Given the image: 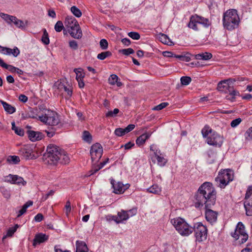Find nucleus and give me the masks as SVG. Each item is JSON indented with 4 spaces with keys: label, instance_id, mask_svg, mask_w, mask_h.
Returning a JSON list of instances; mask_svg holds the SVG:
<instances>
[{
    "label": "nucleus",
    "instance_id": "27",
    "mask_svg": "<svg viewBox=\"0 0 252 252\" xmlns=\"http://www.w3.org/2000/svg\"><path fill=\"white\" fill-rule=\"evenodd\" d=\"M0 102L1 104L2 105L3 107L4 108V110L9 114H13L16 111V108L7 103V102L4 101L3 100H0Z\"/></svg>",
    "mask_w": 252,
    "mask_h": 252
},
{
    "label": "nucleus",
    "instance_id": "16",
    "mask_svg": "<svg viewBox=\"0 0 252 252\" xmlns=\"http://www.w3.org/2000/svg\"><path fill=\"white\" fill-rule=\"evenodd\" d=\"M235 81L234 79H229L220 81L218 84L217 89L220 92L227 93L228 92L231 91L230 89L231 88L232 83Z\"/></svg>",
    "mask_w": 252,
    "mask_h": 252
},
{
    "label": "nucleus",
    "instance_id": "1",
    "mask_svg": "<svg viewBox=\"0 0 252 252\" xmlns=\"http://www.w3.org/2000/svg\"><path fill=\"white\" fill-rule=\"evenodd\" d=\"M196 207L205 205L206 209L205 218L211 223L217 221L218 213L210 209L215 204L216 200V191L210 182H205L198 189L195 195Z\"/></svg>",
    "mask_w": 252,
    "mask_h": 252
},
{
    "label": "nucleus",
    "instance_id": "56",
    "mask_svg": "<svg viewBox=\"0 0 252 252\" xmlns=\"http://www.w3.org/2000/svg\"><path fill=\"white\" fill-rule=\"evenodd\" d=\"M121 52L124 55L128 56L129 55L132 54L134 53V50L132 48H128L123 49L121 51Z\"/></svg>",
    "mask_w": 252,
    "mask_h": 252
},
{
    "label": "nucleus",
    "instance_id": "38",
    "mask_svg": "<svg viewBox=\"0 0 252 252\" xmlns=\"http://www.w3.org/2000/svg\"><path fill=\"white\" fill-rule=\"evenodd\" d=\"M112 56V53L109 51L103 52L99 54H98L97 56V58L98 59L100 60H103L107 57H110Z\"/></svg>",
    "mask_w": 252,
    "mask_h": 252
},
{
    "label": "nucleus",
    "instance_id": "14",
    "mask_svg": "<svg viewBox=\"0 0 252 252\" xmlns=\"http://www.w3.org/2000/svg\"><path fill=\"white\" fill-rule=\"evenodd\" d=\"M19 154L25 159L36 158V157L33 154L32 147L29 145H24L23 147L19 150Z\"/></svg>",
    "mask_w": 252,
    "mask_h": 252
},
{
    "label": "nucleus",
    "instance_id": "25",
    "mask_svg": "<svg viewBox=\"0 0 252 252\" xmlns=\"http://www.w3.org/2000/svg\"><path fill=\"white\" fill-rule=\"evenodd\" d=\"M155 157L158 161V164L160 166H163L167 162V159H165L159 150H156L155 152Z\"/></svg>",
    "mask_w": 252,
    "mask_h": 252
},
{
    "label": "nucleus",
    "instance_id": "10",
    "mask_svg": "<svg viewBox=\"0 0 252 252\" xmlns=\"http://www.w3.org/2000/svg\"><path fill=\"white\" fill-rule=\"evenodd\" d=\"M198 24L202 25L204 27L207 28L210 25V22L208 19L203 17L197 15L191 16L188 24V27L193 30L197 31L198 30Z\"/></svg>",
    "mask_w": 252,
    "mask_h": 252
},
{
    "label": "nucleus",
    "instance_id": "42",
    "mask_svg": "<svg viewBox=\"0 0 252 252\" xmlns=\"http://www.w3.org/2000/svg\"><path fill=\"white\" fill-rule=\"evenodd\" d=\"M81 68H75L74 69V72L76 74V79L77 80L83 79L84 74L82 72Z\"/></svg>",
    "mask_w": 252,
    "mask_h": 252
},
{
    "label": "nucleus",
    "instance_id": "59",
    "mask_svg": "<svg viewBox=\"0 0 252 252\" xmlns=\"http://www.w3.org/2000/svg\"><path fill=\"white\" fill-rule=\"evenodd\" d=\"M15 25L19 28H24L25 25L23 21L17 19Z\"/></svg>",
    "mask_w": 252,
    "mask_h": 252
},
{
    "label": "nucleus",
    "instance_id": "4",
    "mask_svg": "<svg viewBox=\"0 0 252 252\" xmlns=\"http://www.w3.org/2000/svg\"><path fill=\"white\" fill-rule=\"evenodd\" d=\"M170 222L182 236H189L193 232L192 227L189 226L182 218L177 217L172 219L170 220Z\"/></svg>",
    "mask_w": 252,
    "mask_h": 252
},
{
    "label": "nucleus",
    "instance_id": "61",
    "mask_svg": "<svg viewBox=\"0 0 252 252\" xmlns=\"http://www.w3.org/2000/svg\"><path fill=\"white\" fill-rule=\"evenodd\" d=\"M162 55L164 57L168 58L174 57L175 55L172 52L169 51H164L162 52Z\"/></svg>",
    "mask_w": 252,
    "mask_h": 252
},
{
    "label": "nucleus",
    "instance_id": "26",
    "mask_svg": "<svg viewBox=\"0 0 252 252\" xmlns=\"http://www.w3.org/2000/svg\"><path fill=\"white\" fill-rule=\"evenodd\" d=\"M151 134L149 132H146L139 136L136 140V144L139 146L142 145L146 140L149 138Z\"/></svg>",
    "mask_w": 252,
    "mask_h": 252
},
{
    "label": "nucleus",
    "instance_id": "39",
    "mask_svg": "<svg viewBox=\"0 0 252 252\" xmlns=\"http://www.w3.org/2000/svg\"><path fill=\"white\" fill-rule=\"evenodd\" d=\"M120 110L118 108L114 109L113 111H108L106 114L105 116L107 118H114L117 116L119 113Z\"/></svg>",
    "mask_w": 252,
    "mask_h": 252
},
{
    "label": "nucleus",
    "instance_id": "13",
    "mask_svg": "<svg viewBox=\"0 0 252 252\" xmlns=\"http://www.w3.org/2000/svg\"><path fill=\"white\" fill-rule=\"evenodd\" d=\"M4 181L9 183L12 184H16L18 185H26L27 182L24 181L23 178L17 175L9 174L4 177Z\"/></svg>",
    "mask_w": 252,
    "mask_h": 252
},
{
    "label": "nucleus",
    "instance_id": "63",
    "mask_svg": "<svg viewBox=\"0 0 252 252\" xmlns=\"http://www.w3.org/2000/svg\"><path fill=\"white\" fill-rule=\"evenodd\" d=\"M43 219V216L41 214H38L34 217V220L37 222H40Z\"/></svg>",
    "mask_w": 252,
    "mask_h": 252
},
{
    "label": "nucleus",
    "instance_id": "29",
    "mask_svg": "<svg viewBox=\"0 0 252 252\" xmlns=\"http://www.w3.org/2000/svg\"><path fill=\"white\" fill-rule=\"evenodd\" d=\"M195 58L196 60H208L212 58V54L210 53H203L195 55Z\"/></svg>",
    "mask_w": 252,
    "mask_h": 252
},
{
    "label": "nucleus",
    "instance_id": "17",
    "mask_svg": "<svg viewBox=\"0 0 252 252\" xmlns=\"http://www.w3.org/2000/svg\"><path fill=\"white\" fill-rule=\"evenodd\" d=\"M54 87L59 90L60 92L64 91L66 93L65 98L69 99L72 94V88L71 86H66L63 83L57 82L55 84Z\"/></svg>",
    "mask_w": 252,
    "mask_h": 252
},
{
    "label": "nucleus",
    "instance_id": "2",
    "mask_svg": "<svg viewBox=\"0 0 252 252\" xmlns=\"http://www.w3.org/2000/svg\"><path fill=\"white\" fill-rule=\"evenodd\" d=\"M44 157L49 164L53 165L59 163L66 164L70 161V158L66 152L54 145L47 146Z\"/></svg>",
    "mask_w": 252,
    "mask_h": 252
},
{
    "label": "nucleus",
    "instance_id": "23",
    "mask_svg": "<svg viewBox=\"0 0 252 252\" xmlns=\"http://www.w3.org/2000/svg\"><path fill=\"white\" fill-rule=\"evenodd\" d=\"M109 159L107 158L106 160L101 162L99 164L95 165L96 162H94L92 165L91 170L89 171L90 174L88 176H91L97 172L100 169H101L108 162Z\"/></svg>",
    "mask_w": 252,
    "mask_h": 252
},
{
    "label": "nucleus",
    "instance_id": "15",
    "mask_svg": "<svg viewBox=\"0 0 252 252\" xmlns=\"http://www.w3.org/2000/svg\"><path fill=\"white\" fill-rule=\"evenodd\" d=\"M111 184L114 189L113 192L116 194L123 193L130 186L128 184L124 185L121 182H116L114 179H111Z\"/></svg>",
    "mask_w": 252,
    "mask_h": 252
},
{
    "label": "nucleus",
    "instance_id": "21",
    "mask_svg": "<svg viewBox=\"0 0 252 252\" xmlns=\"http://www.w3.org/2000/svg\"><path fill=\"white\" fill-rule=\"evenodd\" d=\"M75 246V252H88L89 251V249L86 243L83 241H76Z\"/></svg>",
    "mask_w": 252,
    "mask_h": 252
},
{
    "label": "nucleus",
    "instance_id": "50",
    "mask_svg": "<svg viewBox=\"0 0 252 252\" xmlns=\"http://www.w3.org/2000/svg\"><path fill=\"white\" fill-rule=\"evenodd\" d=\"M0 16L4 21H5L8 24L9 23V22L11 20V18L14 19L13 16L9 15L4 14L3 13H0Z\"/></svg>",
    "mask_w": 252,
    "mask_h": 252
},
{
    "label": "nucleus",
    "instance_id": "8",
    "mask_svg": "<svg viewBox=\"0 0 252 252\" xmlns=\"http://www.w3.org/2000/svg\"><path fill=\"white\" fill-rule=\"evenodd\" d=\"M192 229L196 242L201 243L206 240L208 230L206 226L201 222H197L194 224Z\"/></svg>",
    "mask_w": 252,
    "mask_h": 252
},
{
    "label": "nucleus",
    "instance_id": "18",
    "mask_svg": "<svg viewBox=\"0 0 252 252\" xmlns=\"http://www.w3.org/2000/svg\"><path fill=\"white\" fill-rule=\"evenodd\" d=\"M41 112L42 111L37 108H30L29 110L26 112L24 118L26 119L32 118L39 120V117L41 116Z\"/></svg>",
    "mask_w": 252,
    "mask_h": 252
},
{
    "label": "nucleus",
    "instance_id": "28",
    "mask_svg": "<svg viewBox=\"0 0 252 252\" xmlns=\"http://www.w3.org/2000/svg\"><path fill=\"white\" fill-rule=\"evenodd\" d=\"M119 78L116 74H112L108 79V82L110 85H117L118 87H121L123 84L121 82L119 81Z\"/></svg>",
    "mask_w": 252,
    "mask_h": 252
},
{
    "label": "nucleus",
    "instance_id": "35",
    "mask_svg": "<svg viewBox=\"0 0 252 252\" xmlns=\"http://www.w3.org/2000/svg\"><path fill=\"white\" fill-rule=\"evenodd\" d=\"M147 191L154 194H159L161 190V188L157 185H154L147 189Z\"/></svg>",
    "mask_w": 252,
    "mask_h": 252
},
{
    "label": "nucleus",
    "instance_id": "5",
    "mask_svg": "<svg viewBox=\"0 0 252 252\" xmlns=\"http://www.w3.org/2000/svg\"><path fill=\"white\" fill-rule=\"evenodd\" d=\"M65 26L70 35L76 39H80L82 36V31L76 19L72 16L67 17L64 21Z\"/></svg>",
    "mask_w": 252,
    "mask_h": 252
},
{
    "label": "nucleus",
    "instance_id": "12",
    "mask_svg": "<svg viewBox=\"0 0 252 252\" xmlns=\"http://www.w3.org/2000/svg\"><path fill=\"white\" fill-rule=\"evenodd\" d=\"M223 141V137L216 132H213L206 139L209 145L218 147H221Z\"/></svg>",
    "mask_w": 252,
    "mask_h": 252
},
{
    "label": "nucleus",
    "instance_id": "7",
    "mask_svg": "<svg viewBox=\"0 0 252 252\" xmlns=\"http://www.w3.org/2000/svg\"><path fill=\"white\" fill-rule=\"evenodd\" d=\"M234 174L232 170L225 169L220 170L215 178L217 185L220 188H224L233 180Z\"/></svg>",
    "mask_w": 252,
    "mask_h": 252
},
{
    "label": "nucleus",
    "instance_id": "40",
    "mask_svg": "<svg viewBox=\"0 0 252 252\" xmlns=\"http://www.w3.org/2000/svg\"><path fill=\"white\" fill-rule=\"evenodd\" d=\"M7 160L9 163L12 164H17L20 161L19 157L16 156H9Z\"/></svg>",
    "mask_w": 252,
    "mask_h": 252
},
{
    "label": "nucleus",
    "instance_id": "62",
    "mask_svg": "<svg viewBox=\"0 0 252 252\" xmlns=\"http://www.w3.org/2000/svg\"><path fill=\"white\" fill-rule=\"evenodd\" d=\"M135 127V125L133 124H130L128 125L125 128V131L126 133L132 130Z\"/></svg>",
    "mask_w": 252,
    "mask_h": 252
},
{
    "label": "nucleus",
    "instance_id": "53",
    "mask_svg": "<svg viewBox=\"0 0 252 252\" xmlns=\"http://www.w3.org/2000/svg\"><path fill=\"white\" fill-rule=\"evenodd\" d=\"M128 35L133 39L138 40L140 38V34L137 32H129Z\"/></svg>",
    "mask_w": 252,
    "mask_h": 252
},
{
    "label": "nucleus",
    "instance_id": "31",
    "mask_svg": "<svg viewBox=\"0 0 252 252\" xmlns=\"http://www.w3.org/2000/svg\"><path fill=\"white\" fill-rule=\"evenodd\" d=\"M0 66L4 68L12 73L16 72L17 67L13 66L11 65H8L5 63L0 58Z\"/></svg>",
    "mask_w": 252,
    "mask_h": 252
},
{
    "label": "nucleus",
    "instance_id": "45",
    "mask_svg": "<svg viewBox=\"0 0 252 252\" xmlns=\"http://www.w3.org/2000/svg\"><path fill=\"white\" fill-rule=\"evenodd\" d=\"M212 130L209 126H205L201 130L202 135L204 137H207L209 133L212 134Z\"/></svg>",
    "mask_w": 252,
    "mask_h": 252
},
{
    "label": "nucleus",
    "instance_id": "34",
    "mask_svg": "<svg viewBox=\"0 0 252 252\" xmlns=\"http://www.w3.org/2000/svg\"><path fill=\"white\" fill-rule=\"evenodd\" d=\"M159 40L163 43L167 45H171L172 42L170 40L168 37L165 34L161 33L159 35Z\"/></svg>",
    "mask_w": 252,
    "mask_h": 252
},
{
    "label": "nucleus",
    "instance_id": "32",
    "mask_svg": "<svg viewBox=\"0 0 252 252\" xmlns=\"http://www.w3.org/2000/svg\"><path fill=\"white\" fill-rule=\"evenodd\" d=\"M42 31L43 32V35L41 37V41L45 45H48L50 43L48 33L45 29H43Z\"/></svg>",
    "mask_w": 252,
    "mask_h": 252
},
{
    "label": "nucleus",
    "instance_id": "11",
    "mask_svg": "<svg viewBox=\"0 0 252 252\" xmlns=\"http://www.w3.org/2000/svg\"><path fill=\"white\" fill-rule=\"evenodd\" d=\"M102 147L99 143H96L91 146L90 155L92 162H97L102 157Z\"/></svg>",
    "mask_w": 252,
    "mask_h": 252
},
{
    "label": "nucleus",
    "instance_id": "37",
    "mask_svg": "<svg viewBox=\"0 0 252 252\" xmlns=\"http://www.w3.org/2000/svg\"><path fill=\"white\" fill-rule=\"evenodd\" d=\"M82 138L83 140L86 142L91 143L92 140V136L89 131H84L83 133Z\"/></svg>",
    "mask_w": 252,
    "mask_h": 252
},
{
    "label": "nucleus",
    "instance_id": "30",
    "mask_svg": "<svg viewBox=\"0 0 252 252\" xmlns=\"http://www.w3.org/2000/svg\"><path fill=\"white\" fill-rule=\"evenodd\" d=\"M33 204V202L32 201H28L23 206L21 210H20L18 212V214L17 216V217L19 218L22 216L24 213H25L27 211V208L32 206Z\"/></svg>",
    "mask_w": 252,
    "mask_h": 252
},
{
    "label": "nucleus",
    "instance_id": "58",
    "mask_svg": "<svg viewBox=\"0 0 252 252\" xmlns=\"http://www.w3.org/2000/svg\"><path fill=\"white\" fill-rule=\"evenodd\" d=\"M54 193V191L53 190H50V191L49 192H48L47 193L44 194L42 197V201H45L46 200H47L48 199V198L50 196H52Z\"/></svg>",
    "mask_w": 252,
    "mask_h": 252
},
{
    "label": "nucleus",
    "instance_id": "48",
    "mask_svg": "<svg viewBox=\"0 0 252 252\" xmlns=\"http://www.w3.org/2000/svg\"><path fill=\"white\" fill-rule=\"evenodd\" d=\"M114 133L118 136H122L126 134L125 128H117L115 130Z\"/></svg>",
    "mask_w": 252,
    "mask_h": 252
},
{
    "label": "nucleus",
    "instance_id": "22",
    "mask_svg": "<svg viewBox=\"0 0 252 252\" xmlns=\"http://www.w3.org/2000/svg\"><path fill=\"white\" fill-rule=\"evenodd\" d=\"M20 50L17 47H15L13 49L8 47L3 48L2 53L7 55H12L14 57H17L20 54Z\"/></svg>",
    "mask_w": 252,
    "mask_h": 252
},
{
    "label": "nucleus",
    "instance_id": "64",
    "mask_svg": "<svg viewBox=\"0 0 252 252\" xmlns=\"http://www.w3.org/2000/svg\"><path fill=\"white\" fill-rule=\"evenodd\" d=\"M241 252H252V244H249Z\"/></svg>",
    "mask_w": 252,
    "mask_h": 252
},
{
    "label": "nucleus",
    "instance_id": "36",
    "mask_svg": "<svg viewBox=\"0 0 252 252\" xmlns=\"http://www.w3.org/2000/svg\"><path fill=\"white\" fill-rule=\"evenodd\" d=\"M12 129L14 130L15 133L19 136H23L24 134V130L21 128L16 127L14 122L11 123Z\"/></svg>",
    "mask_w": 252,
    "mask_h": 252
},
{
    "label": "nucleus",
    "instance_id": "9",
    "mask_svg": "<svg viewBox=\"0 0 252 252\" xmlns=\"http://www.w3.org/2000/svg\"><path fill=\"white\" fill-rule=\"evenodd\" d=\"M231 236L235 240H239V244L245 243L248 239V235L245 229V226L241 222H239L234 232H231Z\"/></svg>",
    "mask_w": 252,
    "mask_h": 252
},
{
    "label": "nucleus",
    "instance_id": "47",
    "mask_svg": "<svg viewBox=\"0 0 252 252\" xmlns=\"http://www.w3.org/2000/svg\"><path fill=\"white\" fill-rule=\"evenodd\" d=\"M174 57L179 59L180 60L185 62L190 61V58L187 55H174Z\"/></svg>",
    "mask_w": 252,
    "mask_h": 252
},
{
    "label": "nucleus",
    "instance_id": "19",
    "mask_svg": "<svg viewBox=\"0 0 252 252\" xmlns=\"http://www.w3.org/2000/svg\"><path fill=\"white\" fill-rule=\"evenodd\" d=\"M48 236L42 233H38L35 235L33 241V246L35 247L36 245L44 243L48 239Z\"/></svg>",
    "mask_w": 252,
    "mask_h": 252
},
{
    "label": "nucleus",
    "instance_id": "51",
    "mask_svg": "<svg viewBox=\"0 0 252 252\" xmlns=\"http://www.w3.org/2000/svg\"><path fill=\"white\" fill-rule=\"evenodd\" d=\"M100 47L102 50H106L108 48V43L105 39H102L99 42Z\"/></svg>",
    "mask_w": 252,
    "mask_h": 252
},
{
    "label": "nucleus",
    "instance_id": "46",
    "mask_svg": "<svg viewBox=\"0 0 252 252\" xmlns=\"http://www.w3.org/2000/svg\"><path fill=\"white\" fill-rule=\"evenodd\" d=\"M64 27L61 21H58L55 25V30L57 32H60L63 30Z\"/></svg>",
    "mask_w": 252,
    "mask_h": 252
},
{
    "label": "nucleus",
    "instance_id": "44",
    "mask_svg": "<svg viewBox=\"0 0 252 252\" xmlns=\"http://www.w3.org/2000/svg\"><path fill=\"white\" fill-rule=\"evenodd\" d=\"M180 80L182 85L187 86L190 83L191 79L189 76H183L181 78Z\"/></svg>",
    "mask_w": 252,
    "mask_h": 252
},
{
    "label": "nucleus",
    "instance_id": "43",
    "mask_svg": "<svg viewBox=\"0 0 252 252\" xmlns=\"http://www.w3.org/2000/svg\"><path fill=\"white\" fill-rule=\"evenodd\" d=\"M18 227L19 225L17 224H15L14 227H10L7 230L6 236L11 237L16 232Z\"/></svg>",
    "mask_w": 252,
    "mask_h": 252
},
{
    "label": "nucleus",
    "instance_id": "24",
    "mask_svg": "<svg viewBox=\"0 0 252 252\" xmlns=\"http://www.w3.org/2000/svg\"><path fill=\"white\" fill-rule=\"evenodd\" d=\"M28 133L29 138L32 141H35L41 140L43 137L42 134L39 132L29 130L28 131Z\"/></svg>",
    "mask_w": 252,
    "mask_h": 252
},
{
    "label": "nucleus",
    "instance_id": "6",
    "mask_svg": "<svg viewBox=\"0 0 252 252\" xmlns=\"http://www.w3.org/2000/svg\"><path fill=\"white\" fill-rule=\"evenodd\" d=\"M39 121L50 126H57L60 123V119L57 113L49 109H43L42 111Z\"/></svg>",
    "mask_w": 252,
    "mask_h": 252
},
{
    "label": "nucleus",
    "instance_id": "55",
    "mask_svg": "<svg viewBox=\"0 0 252 252\" xmlns=\"http://www.w3.org/2000/svg\"><path fill=\"white\" fill-rule=\"evenodd\" d=\"M71 208L70 202H69V201H67L66 202V204L65 206V214L67 216H68L69 213L71 212Z\"/></svg>",
    "mask_w": 252,
    "mask_h": 252
},
{
    "label": "nucleus",
    "instance_id": "49",
    "mask_svg": "<svg viewBox=\"0 0 252 252\" xmlns=\"http://www.w3.org/2000/svg\"><path fill=\"white\" fill-rule=\"evenodd\" d=\"M169 103L168 102H162L160 104L156 106L153 108V110L156 111L161 110L164 108L166 107L167 105H168Z\"/></svg>",
    "mask_w": 252,
    "mask_h": 252
},
{
    "label": "nucleus",
    "instance_id": "41",
    "mask_svg": "<svg viewBox=\"0 0 252 252\" xmlns=\"http://www.w3.org/2000/svg\"><path fill=\"white\" fill-rule=\"evenodd\" d=\"M70 10L73 15L78 18L82 16L81 11L75 6H72L70 8Z\"/></svg>",
    "mask_w": 252,
    "mask_h": 252
},
{
    "label": "nucleus",
    "instance_id": "57",
    "mask_svg": "<svg viewBox=\"0 0 252 252\" xmlns=\"http://www.w3.org/2000/svg\"><path fill=\"white\" fill-rule=\"evenodd\" d=\"M245 135L247 140H252V129L249 128L246 132Z\"/></svg>",
    "mask_w": 252,
    "mask_h": 252
},
{
    "label": "nucleus",
    "instance_id": "60",
    "mask_svg": "<svg viewBox=\"0 0 252 252\" xmlns=\"http://www.w3.org/2000/svg\"><path fill=\"white\" fill-rule=\"evenodd\" d=\"M231 90L230 92H228L229 93V94L232 96V98H234L235 96L236 95H239V92L233 90V86H231V88L230 89Z\"/></svg>",
    "mask_w": 252,
    "mask_h": 252
},
{
    "label": "nucleus",
    "instance_id": "3",
    "mask_svg": "<svg viewBox=\"0 0 252 252\" xmlns=\"http://www.w3.org/2000/svg\"><path fill=\"white\" fill-rule=\"evenodd\" d=\"M223 25L225 29L232 31L238 27L240 18L235 9H229L224 13L223 16Z\"/></svg>",
    "mask_w": 252,
    "mask_h": 252
},
{
    "label": "nucleus",
    "instance_id": "33",
    "mask_svg": "<svg viewBox=\"0 0 252 252\" xmlns=\"http://www.w3.org/2000/svg\"><path fill=\"white\" fill-rule=\"evenodd\" d=\"M0 192L1 193L3 196L6 199L10 198L11 196V193L9 189L6 188L4 187H0Z\"/></svg>",
    "mask_w": 252,
    "mask_h": 252
},
{
    "label": "nucleus",
    "instance_id": "54",
    "mask_svg": "<svg viewBox=\"0 0 252 252\" xmlns=\"http://www.w3.org/2000/svg\"><path fill=\"white\" fill-rule=\"evenodd\" d=\"M242 122V119L240 118H237L232 120L231 122L230 125L232 127H235L238 126Z\"/></svg>",
    "mask_w": 252,
    "mask_h": 252
},
{
    "label": "nucleus",
    "instance_id": "52",
    "mask_svg": "<svg viewBox=\"0 0 252 252\" xmlns=\"http://www.w3.org/2000/svg\"><path fill=\"white\" fill-rule=\"evenodd\" d=\"M69 47L74 50H76L78 48V44L76 41L74 40H71L69 42Z\"/></svg>",
    "mask_w": 252,
    "mask_h": 252
},
{
    "label": "nucleus",
    "instance_id": "20",
    "mask_svg": "<svg viewBox=\"0 0 252 252\" xmlns=\"http://www.w3.org/2000/svg\"><path fill=\"white\" fill-rule=\"evenodd\" d=\"M118 217H113V220L117 223L121 222L123 220H126L129 218V215L127 211L122 210L118 213Z\"/></svg>",
    "mask_w": 252,
    "mask_h": 252
}]
</instances>
